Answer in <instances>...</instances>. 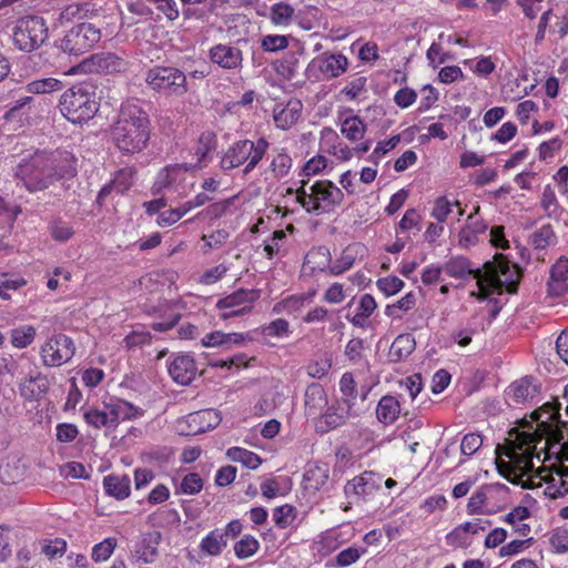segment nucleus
<instances>
[{
	"label": "nucleus",
	"mask_w": 568,
	"mask_h": 568,
	"mask_svg": "<svg viewBox=\"0 0 568 568\" xmlns=\"http://www.w3.org/2000/svg\"><path fill=\"white\" fill-rule=\"evenodd\" d=\"M568 422L557 419L554 422L541 420L534 428L531 425L527 430H511L510 439L506 444L505 456L508 463H498L499 473L510 483L519 484L521 478L534 470V458H539L537 445L545 440L541 449L549 450L555 445L565 448L566 428Z\"/></svg>",
	"instance_id": "f257e3e1"
},
{
	"label": "nucleus",
	"mask_w": 568,
	"mask_h": 568,
	"mask_svg": "<svg viewBox=\"0 0 568 568\" xmlns=\"http://www.w3.org/2000/svg\"><path fill=\"white\" fill-rule=\"evenodd\" d=\"M77 173L75 159L68 151L37 150L28 154L14 168V176L31 193L44 191L64 178Z\"/></svg>",
	"instance_id": "f03ea898"
},
{
	"label": "nucleus",
	"mask_w": 568,
	"mask_h": 568,
	"mask_svg": "<svg viewBox=\"0 0 568 568\" xmlns=\"http://www.w3.org/2000/svg\"><path fill=\"white\" fill-rule=\"evenodd\" d=\"M444 271L455 278L473 275L478 287L477 296L480 300H485L494 291L503 288L509 293L516 292L520 277L519 267L500 253L494 256V261L484 265V271L474 268L470 261L464 256H456L447 261Z\"/></svg>",
	"instance_id": "7ed1b4c3"
},
{
	"label": "nucleus",
	"mask_w": 568,
	"mask_h": 568,
	"mask_svg": "<svg viewBox=\"0 0 568 568\" xmlns=\"http://www.w3.org/2000/svg\"><path fill=\"white\" fill-rule=\"evenodd\" d=\"M150 134V119L146 112L134 102L122 103L111 130L114 146L131 159L133 154L142 152L148 146Z\"/></svg>",
	"instance_id": "20e7f679"
},
{
	"label": "nucleus",
	"mask_w": 568,
	"mask_h": 568,
	"mask_svg": "<svg viewBox=\"0 0 568 568\" xmlns=\"http://www.w3.org/2000/svg\"><path fill=\"white\" fill-rule=\"evenodd\" d=\"M101 97H97L92 85L77 84L65 90L59 100L62 115L72 123L92 119L100 108Z\"/></svg>",
	"instance_id": "39448f33"
},
{
	"label": "nucleus",
	"mask_w": 568,
	"mask_h": 568,
	"mask_svg": "<svg viewBox=\"0 0 568 568\" xmlns=\"http://www.w3.org/2000/svg\"><path fill=\"white\" fill-rule=\"evenodd\" d=\"M295 193L296 202L306 212L316 214L334 210L344 200L342 190L328 180L316 181L308 189H306V182L302 181L301 187Z\"/></svg>",
	"instance_id": "423d86ee"
},
{
	"label": "nucleus",
	"mask_w": 568,
	"mask_h": 568,
	"mask_svg": "<svg viewBox=\"0 0 568 568\" xmlns=\"http://www.w3.org/2000/svg\"><path fill=\"white\" fill-rule=\"evenodd\" d=\"M268 146L270 143L264 138H260L256 141L239 140L232 143L223 154L220 162L221 168L224 171H231L245 165L243 173L248 174L261 162Z\"/></svg>",
	"instance_id": "0eeeda50"
},
{
	"label": "nucleus",
	"mask_w": 568,
	"mask_h": 568,
	"mask_svg": "<svg viewBox=\"0 0 568 568\" xmlns=\"http://www.w3.org/2000/svg\"><path fill=\"white\" fill-rule=\"evenodd\" d=\"M48 39V27L42 17L27 16L20 18L13 30V44L23 52H31L41 47Z\"/></svg>",
	"instance_id": "6e6552de"
},
{
	"label": "nucleus",
	"mask_w": 568,
	"mask_h": 568,
	"mask_svg": "<svg viewBox=\"0 0 568 568\" xmlns=\"http://www.w3.org/2000/svg\"><path fill=\"white\" fill-rule=\"evenodd\" d=\"M145 83L164 95L182 97L187 92L186 75L178 68L154 67L145 74Z\"/></svg>",
	"instance_id": "1a4fd4ad"
},
{
	"label": "nucleus",
	"mask_w": 568,
	"mask_h": 568,
	"mask_svg": "<svg viewBox=\"0 0 568 568\" xmlns=\"http://www.w3.org/2000/svg\"><path fill=\"white\" fill-rule=\"evenodd\" d=\"M213 139L214 135L211 132L201 134L199 145L195 150V155L197 156L196 163L176 164L174 166H166L160 171L154 183L156 191L159 192L163 189L172 190L182 173L195 169L205 159L207 152L211 149Z\"/></svg>",
	"instance_id": "9d476101"
},
{
	"label": "nucleus",
	"mask_w": 568,
	"mask_h": 568,
	"mask_svg": "<svg viewBox=\"0 0 568 568\" xmlns=\"http://www.w3.org/2000/svg\"><path fill=\"white\" fill-rule=\"evenodd\" d=\"M101 39V31L94 24L83 22L72 27L61 41V49L79 55L89 51Z\"/></svg>",
	"instance_id": "9b49d317"
},
{
	"label": "nucleus",
	"mask_w": 568,
	"mask_h": 568,
	"mask_svg": "<svg viewBox=\"0 0 568 568\" xmlns=\"http://www.w3.org/2000/svg\"><path fill=\"white\" fill-rule=\"evenodd\" d=\"M260 298V291L240 288L232 294L220 298L216 307L222 311L221 318L244 316L251 312L252 305Z\"/></svg>",
	"instance_id": "f8f14e48"
},
{
	"label": "nucleus",
	"mask_w": 568,
	"mask_h": 568,
	"mask_svg": "<svg viewBox=\"0 0 568 568\" xmlns=\"http://www.w3.org/2000/svg\"><path fill=\"white\" fill-rule=\"evenodd\" d=\"M75 352L71 337L64 334H55L41 347L43 364L49 367H58L69 362Z\"/></svg>",
	"instance_id": "ddd939ff"
},
{
	"label": "nucleus",
	"mask_w": 568,
	"mask_h": 568,
	"mask_svg": "<svg viewBox=\"0 0 568 568\" xmlns=\"http://www.w3.org/2000/svg\"><path fill=\"white\" fill-rule=\"evenodd\" d=\"M347 68L348 60L344 54L324 52L308 63L307 72L316 79L331 80L342 75Z\"/></svg>",
	"instance_id": "4468645a"
},
{
	"label": "nucleus",
	"mask_w": 568,
	"mask_h": 568,
	"mask_svg": "<svg viewBox=\"0 0 568 568\" xmlns=\"http://www.w3.org/2000/svg\"><path fill=\"white\" fill-rule=\"evenodd\" d=\"M382 477L373 471H364L348 480L344 486V494L351 504H357L372 497L379 488Z\"/></svg>",
	"instance_id": "2eb2a0df"
},
{
	"label": "nucleus",
	"mask_w": 568,
	"mask_h": 568,
	"mask_svg": "<svg viewBox=\"0 0 568 568\" xmlns=\"http://www.w3.org/2000/svg\"><path fill=\"white\" fill-rule=\"evenodd\" d=\"M171 378L182 386L190 385L199 373L197 365L190 354H176L168 362Z\"/></svg>",
	"instance_id": "dca6fc26"
},
{
	"label": "nucleus",
	"mask_w": 568,
	"mask_h": 568,
	"mask_svg": "<svg viewBox=\"0 0 568 568\" xmlns=\"http://www.w3.org/2000/svg\"><path fill=\"white\" fill-rule=\"evenodd\" d=\"M212 63L225 70H239L242 68L243 53L240 48L230 43H219L210 49Z\"/></svg>",
	"instance_id": "f3484780"
},
{
	"label": "nucleus",
	"mask_w": 568,
	"mask_h": 568,
	"mask_svg": "<svg viewBox=\"0 0 568 568\" xmlns=\"http://www.w3.org/2000/svg\"><path fill=\"white\" fill-rule=\"evenodd\" d=\"M351 399L337 400L321 415L320 428L327 432L344 425L352 416Z\"/></svg>",
	"instance_id": "a211bd4d"
},
{
	"label": "nucleus",
	"mask_w": 568,
	"mask_h": 568,
	"mask_svg": "<svg viewBox=\"0 0 568 568\" xmlns=\"http://www.w3.org/2000/svg\"><path fill=\"white\" fill-rule=\"evenodd\" d=\"M547 293L552 297L568 294V258L560 257L550 268Z\"/></svg>",
	"instance_id": "6ab92c4d"
},
{
	"label": "nucleus",
	"mask_w": 568,
	"mask_h": 568,
	"mask_svg": "<svg viewBox=\"0 0 568 568\" xmlns=\"http://www.w3.org/2000/svg\"><path fill=\"white\" fill-rule=\"evenodd\" d=\"M50 383L45 375L40 373L29 375L19 384L20 395L26 400H40L49 390Z\"/></svg>",
	"instance_id": "aec40b11"
},
{
	"label": "nucleus",
	"mask_w": 568,
	"mask_h": 568,
	"mask_svg": "<svg viewBox=\"0 0 568 568\" xmlns=\"http://www.w3.org/2000/svg\"><path fill=\"white\" fill-rule=\"evenodd\" d=\"M539 393L538 386L531 377H524L514 382L506 390V397L514 404H525L532 400Z\"/></svg>",
	"instance_id": "412c9836"
},
{
	"label": "nucleus",
	"mask_w": 568,
	"mask_h": 568,
	"mask_svg": "<svg viewBox=\"0 0 568 568\" xmlns=\"http://www.w3.org/2000/svg\"><path fill=\"white\" fill-rule=\"evenodd\" d=\"M508 487L504 484H494L489 486L480 487L476 490L471 497L468 499L467 504V513L469 515L483 514L484 507L489 498L498 495L500 493H507Z\"/></svg>",
	"instance_id": "4be33fe9"
},
{
	"label": "nucleus",
	"mask_w": 568,
	"mask_h": 568,
	"mask_svg": "<svg viewBox=\"0 0 568 568\" xmlns=\"http://www.w3.org/2000/svg\"><path fill=\"white\" fill-rule=\"evenodd\" d=\"M327 395L322 385L313 383L305 390V414L308 417L322 415L323 409L327 406Z\"/></svg>",
	"instance_id": "5701e85b"
},
{
	"label": "nucleus",
	"mask_w": 568,
	"mask_h": 568,
	"mask_svg": "<svg viewBox=\"0 0 568 568\" xmlns=\"http://www.w3.org/2000/svg\"><path fill=\"white\" fill-rule=\"evenodd\" d=\"M221 423V416L215 409H203L187 416L192 434L205 433Z\"/></svg>",
	"instance_id": "b1692460"
},
{
	"label": "nucleus",
	"mask_w": 568,
	"mask_h": 568,
	"mask_svg": "<svg viewBox=\"0 0 568 568\" xmlns=\"http://www.w3.org/2000/svg\"><path fill=\"white\" fill-rule=\"evenodd\" d=\"M365 251V246L361 243L348 245L343 250L341 256L335 261V263L331 265L329 273L333 275H341L348 271L352 268L355 261L364 255Z\"/></svg>",
	"instance_id": "393cba45"
},
{
	"label": "nucleus",
	"mask_w": 568,
	"mask_h": 568,
	"mask_svg": "<svg viewBox=\"0 0 568 568\" xmlns=\"http://www.w3.org/2000/svg\"><path fill=\"white\" fill-rule=\"evenodd\" d=\"M487 224L481 219H474V214H469L466 225L458 234V243L462 247H470L478 243V236L487 230Z\"/></svg>",
	"instance_id": "a878e982"
},
{
	"label": "nucleus",
	"mask_w": 568,
	"mask_h": 568,
	"mask_svg": "<svg viewBox=\"0 0 568 568\" xmlns=\"http://www.w3.org/2000/svg\"><path fill=\"white\" fill-rule=\"evenodd\" d=\"M301 110L300 101H290L285 106H276L273 112L275 125L282 130L291 128L297 122Z\"/></svg>",
	"instance_id": "bb28decb"
},
{
	"label": "nucleus",
	"mask_w": 568,
	"mask_h": 568,
	"mask_svg": "<svg viewBox=\"0 0 568 568\" xmlns=\"http://www.w3.org/2000/svg\"><path fill=\"white\" fill-rule=\"evenodd\" d=\"M416 342L410 334L398 335L390 345L388 357L390 362H402L407 358L415 349Z\"/></svg>",
	"instance_id": "cd10ccee"
},
{
	"label": "nucleus",
	"mask_w": 568,
	"mask_h": 568,
	"mask_svg": "<svg viewBox=\"0 0 568 568\" xmlns=\"http://www.w3.org/2000/svg\"><path fill=\"white\" fill-rule=\"evenodd\" d=\"M160 541L161 534L159 531L145 534L135 549L139 559L146 564L153 562L158 557V546L160 545Z\"/></svg>",
	"instance_id": "c85d7f7f"
},
{
	"label": "nucleus",
	"mask_w": 568,
	"mask_h": 568,
	"mask_svg": "<svg viewBox=\"0 0 568 568\" xmlns=\"http://www.w3.org/2000/svg\"><path fill=\"white\" fill-rule=\"evenodd\" d=\"M227 546V540L223 538L221 529L211 530L202 538L199 549L201 554L211 557L220 556Z\"/></svg>",
	"instance_id": "c756f323"
},
{
	"label": "nucleus",
	"mask_w": 568,
	"mask_h": 568,
	"mask_svg": "<svg viewBox=\"0 0 568 568\" xmlns=\"http://www.w3.org/2000/svg\"><path fill=\"white\" fill-rule=\"evenodd\" d=\"M400 413L399 402L394 396H383L376 407L377 419L385 424H393Z\"/></svg>",
	"instance_id": "7c9ffc66"
},
{
	"label": "nucleus",
	"mask_w": 568,
	"mask_h": 568,
	"mask_svg": "<svg viewBox=\"0 0 568 568\" xmlns=\"http://www.w3.org/2000/svg\"><path fill=\"white\" fill-rule=\"evenodd\" d=\"M331 263V253L329 250L325 246H320L311 250L306 256L304 262V268H308L311 273L315 271L324 272L326 270L329 271Z\"/></svg>",
	"instance_id": "2f4dec72"
},
{
	"label": "nucleus",
	"mask_w": 568,
	"mask_h": 568,
	"mask_svg": "<svg viewBox=\"0 0 568 568\" xmlns=\"http://www.w3.org/2000/svg\"><path fill=\"white\" fill-rule=\"evenodd\" d=\"M245 341V337L241 333H223L221 331H215L210 334H206L202 338V345L204 347H230L232 345L242 344Z\"/></svg>",
	"instance_id": "473e14b6"
},
{
	"label": "nucleus",
	"mask_w": 568,
	"mask_h": 568,
	"mask_svg": "<svg viewBox=\"0 0 568 568\" xmlns=\"http://www.w3.org/2000/svg\"><path fill=\"white\" fill-rule=\"evenodd\" d=\"M300 65V54L296 52H288L282 59L273 63V69L277 75L284 80H293L297 74Z\"/></svg>",
	"instance_id": "72a5a7b5"
},
{
	"label": "nucleus",
	"mask_w": 568,
	"mask_h": 568,
	"mask_svg": "<svg viewBox=\"0 0 568 568\" xmlns=\"http://www.w3.org/2000/svg\"><path fill=\"white\" fill-rule=\"evenodd\" d=\"M295 17L294 8L287 2H276L270 8L268 19L276 27H288Z\"/></svg>",
	"instance_id": "f704fd0d"
},
{
	"label": "nucleus",
	"mask_w": 568,
	"mask_h": 568,
	"mask_svg": "<svg viewBox=\"0 0 568 568\" xmlns=\"http://www.w3.org/2000/svg\"><path fill=\"white\" fill-rule=\"evenodd\" d=\"M341 132L352 142L359 141L364 138L366 124L358 115H349L343 120Z\"/></svg>",
	"instance_id": "c9c22d12"
},
{
	"label": "nucleus",
	"mask_w": 568,
	"mask_h": 568,
	"mask_svg": "<svg viewBox=\"0 0 568 568\" xmlns=\"http://www.w3.org/2000/svg\"><path fill=\"white\" fill-rule=\"evenodd\" d=\"M135 169L132 165H125L115 171L111 182H109V191L112 189L119 193L128 191L134 182Z\"/></svg>",
	"instance_id": "e433bc0d"
},
{
	"label": "nucleus",
	"mask_w": 568,
	"mask_h": 568,
	"mask_svg": "<svg viewBox=\"0 0 568 568\" xmlns=\"http://www.w3.org/2000/svg\"><path fill=\"white\" fill-rule=\"evenodd\" d=\"M529 517L530 510L527 507L517 506L509 514H507L505 521L514 527L515 532L526 537L530 532V526L524 524L523 521Z\"/></svg>",
	"instance_id": "4c0bfd02"
},
{
	"label": "nucleus",
	"mask_w": 568,
	"mask_h": 568,
	"mask_svg": "<svg viewBox=\"0 0 568 568\" xmlns=\"http://www.w3.org/2000/svg\"><path fill=\"white\" fill-rule=\"evenodd\" d=\"M138 414V409L129 402L116 399L109 403V423L131 419Z\"/></svg>",
	"instance_id": "58836bf2"
},
{
	"label": "nucleus",
	"mask_w": 568,
	"mask_h": 568,
	"mask_svg": "<svg viewBox=\"0 0 568 568\" xmlns=\"http://www.w3.org/2000/svg\"><path fill=\"white\" fill-rule=\"evenodd\" d=\"M557 243L556 233L550 224H545L530 235V244L536 250H544Z\"/></svg>",
	"instance_id": "ea45409f"
},
{
	"label": "nucleus",
	"mask_w": 568,
	"mask_h": 568,
	"mask_svg": "<svg viewBox=\"0 0 568 568\" xmlns=\"http://www.w3.org/2000/svg\"><path fill=\"white\" fill-rule=\"evenodd\" d=\"M63 88V82L54 78H43L27 84V91L32 94L52 93L60 91Z\"/></svg>",
	"instance_id": "a19ab883"
},
{
	"label": "nucleus",
	"mask_w": 568,
	"mask_h": 568,
	"mask_svg": "<svg viewBox=\"0 0 568 568\" xmlns=\"http://www.w3.org/2000/svg\"><path fill=\"white\" fill-rule=\"evenodd\" d=\"M258 549H260V542L252 535H244L234 545V554L241 560L254 556L258 551Z\"/></svg>",
	"instance_id": "79ce46f5"
},
{
	"label": "nucleus",
	"mask_w": 568,
	"mask_h": 568,
	"mask_svg": "<svg viewBox=\"0 0 568 568\" xmlns=\"http://www.w3.org/2000/svg\"><path fill=\"white\" fill-rule=\"evenodd\" d=\"M540 206L548 217H558L561 213V207L550 185H546L542 191Z\"/></svg>",
	"instance_id": "37998d69"
},
{
	"label": "nucleus",
	"mask_w": 568,
	"mask_h": 568,
	"mask_svg": "<svg viewBox=\"0 0 568 568\" xmlns=\"http://www.w3.org/2000/svg\"><path fill=\"white\" fill-rule=\"evenodd\" d=\"M11 344L17 348L29 346L36 337V328L30 325L20 326L10 331Z\"/></svg>",
	"instance_id": "c03bdc74"
},
{
	"label": "nucleus",
	"mask_w": 568,
	"mask_h": 568,
	"mask_svg": "<svg viewBox=\"0 0 568 568\" xmlns=\"http://www.w3.org/2000/svg\"><path fill=\"white\" fill-rule=\"evenodd\" d=\"M296 514V508L288 504L274 508L273 520L275 526L281 529L290 527L295 520Z\"/></svg>",
	"instance_id": "a18cd8bd"
},
{
	"label": "nucleus",
	"mask_w": 568,
	"mask_h": 568,
	"mask_svg": "<svg viewBox=\"0 0 568 568\" xmlns=\"http://www.w3.org/2000/svg\"><path fill=\"white\" fill-rule=\"evenodd\" d=\"M130 483L129 476L109 475V496H113L116 499L126 498L131 491Z\"/></svg>",
	"instance_id": "49530a36"
},
{
	"label": "nucleus",
	"mask_w": 568,
	"mask_h": 568,
	"mask_svg": "<svg viewBox=\"0 0 568 568\" xmlns=\"http://www.w3.org/2000/svg\"><path fill=\"white\" fill-rule=\"evenodd\" d=\"M367 549L365 547L351 546L339 551L335 557L336 567L343 568L355 564Z\"/></svg>",
	"instance_id": "de8ad7c7"
},
{
	"label": "nucleus",
	"mask_w": 568,
	"mask_h": 568,
	"mask_svg": "<svg viewBox=\"0 0 568 568\" xmlns=\"http://www.w3.org/2000/svg\"><path fill=\"white\" fill-rule=\"evenodd\" d=\"M547 484L545 488V495L551 499L564 497L568 494V483L565 479L556 478L554 475H549L544 478Z\"/></svg>",
	"instance_id": "09e8293b"
},
{
	"label": "nucleus",
	"mask_w": 568,
	"mask_h": 568,
	"mask_svg": "<svg viewBox=\"0 0 568 568\" xmlns=\"http://www.w3.org/2000/svg\"><path fill=\"white\" fill-rule=\"evenodd\" d=\"M78 69L83 73H103L106 70V57L103 52L92 54L83 60L78 65Z\"/></svg>",
	"instance_id": "8fccbe9b"
},
{
	"label": "nucleus",
	"mask_w": 568,
	"mask_h": 568,
	"mask_svg": "<svg viewBox=\"0 0 568 568\" xmlns=\"http://www.w3.org/2000/svg\"><path fill=\"white\" fill-rule=\"evenodd\" d=\"M202 488L203 479L201 476L196 473H189L182 478L176 491L185 495H195L200 493Z\"/></svg>",
	"instance_id": "3c124183"
},
{
	"label": "nucleus",
	"mask_w": 568,
	"mask_h": 568,
	"mask_svg": "<svg viewBox=\"0 0 568 568\" xmlns=\"http://www.w3.org/2000/svg\"><path fill=\"white\" fill-rule=\"evenodd\" d=\"M454 205L459 206V202H450L446 196H439L434 203L430 215L439 223H444L447 216L452 213V207Z\"/></svg>",
	"instance_id": "603ef678"
},
{
	"label": "nucleus",
	"mask_w": 568,
	"mask_h": 568,
	"mask_svg": "<svg viewBox=\"0 0 568 568\" xmlns=\"http://www.w3.org/2000/svg\"><path fill=\"white\" fill-rule=\"evenodd\" d=\"M559 410V403H546L538 410L534 412L532 417L538 422V424H540L541 420L554 422L560 419Z\"/></svg>",
	"instance_id": "864d4df0"
},
{
	"label": "nucleus",
	"mask_w": 568,
	"mask_h": 568,
	"mask_svg": "<svg viewBox=\"0 0 568 568\" xmlns=\"http://www.w3.org/2000/svg\"><path fill=\"white\" fill-rule=\"evenodd\" d=\"M288 45V39L286 36L280 34H267L261 40V47L264 51L276 52L286 49Z\"/></svg>",
	"instance_id": "5fc2aeb1"
},
{
	"label": "nucleus",
	"mask_w": 568,
	"mask_h": 568,
	"mask_svg": "<svg viewBox=\"0 0 568 568\" xmlns=\"http://www.w3.org/2000/svg\"><path fill=\"white\" fill-rule=\"evenodd\" d=\"M27 284L22 277L10 278L7 274L0 276V297L3 300H10V291H18L20 287Z\"/></svg>",
	"instance_id": "6e6d98bb"
},
{
	"label": "nucleus",
	"mask_w": 568,
	"mask_h": 568,
	"mask_svg": "<svg viewBox=\"0 0 568 568\" xmlns=\"http://www.w3.org/2000/svg\"><path fill=\"white\" fill-rule=\"evenodd\" d=\"M51 236L59 242L68 241L74 233L72 226L61 220H55L50 224Z\"/></svg>",
	"instance_id": "4d7b16f0"
},
{
	"label": "nucleus",
	"mask_w": 568,
	"mask_h": 568,
	"mask_svg": "<svg viewBox=\"0 0 568 568\" xmlns=\"http://www.w3.org/2000/svg\"><path fill=\"white\" fill-rule=\"evenodd\" d=\"M292 166V159L288 154L280 152L274 156L271 163V170L276 178L285 176Z\"/></svg>",
	"instance_id": "13d9d810"
},
{
	"label": "nucleus",
	"mask_w": 568,
	"mask_h": 568,
	"mask_svg": "<svg viewBox=\"0 0 568 568\" xmlns=\"http://www.w3.org/2000/svg\"><path fill=\"white\" fill-rule=\"evenodd\" d=\"M481 445H483V437L479 434L469 433V434H466L462 439L460 452L465 456H471L476 452H478V449L481 447Z\"/></svg>",
	"instance_id": "bf43d9fd"
},
{
	"label": "nucleus",
	"mask_w": 568,
	"mask_h": 568,
	"mask_svg": "<svg viewBox=\"0 0 568 568\" xmlns=\"http://www.w3.org/2000/svg\"><path fill=\"white\" fill-rule=\"evenodd\" d=\"M331 366V359L325 357L310 363L306 372L310 377L321 379L327 375Z\"/></svg>",
	"instance_id": "052dcab7"
},
{
	"label": "nucleus",
	"mask_w": 568,
	"mask_h": 568,
	"mask_svg": "<svg viewBox=\"0 0 568 568\" xmlns=\"http://www.w3.org/2000/svg\"><path fill=\"white\" fill-rule=\"evenodd\" d=\"M67 550V542L63 539L55 538L54 540L44 541L42 552L49 558L54 559L63 556Z\"/></svg>",
	"instance_id": "680f3d73"
},
{
	"label": "nucleus",
	"mask_w": 568,
	"mask_h": 568,
	"mask_svg": "<svg viewBox=\"0 0 568 568\" xmlns=\"http://www.w3.org/2000/svg\"><path fill=\"white\" fill-rule=\"evenodd\" d=\"M377 286L386 295H394L403 288L404 282L396 276H387L379 278Z\"/></svg>",
	"instance_id": "e2e57ef3"
},
{
	"label": "nucleus",
	"mask_w": 568,
	"mask_h": 568,
	"mask_svg": "<svg viewBox=\"0 0 568 568\" xmlns=\"http://www.w3.org/2000/svg\"><path fill=\"white\" fill-rule=\"evenodd\" d=\"M227 272L224 264H219L214 267L206 270L200 277V283L203 285H212L220 281Z\"/></svg>",
	"instance_id": "0e129e2a"
},
{
	"label": "nucleus",
	"mask_w": 568,
	"mask_h": 568,
	"mask_svg": "<svg viewBox=\"0 0 568 568\" xmlns=\"http://www.w3.org/2000/svg\"><path fill=\"white\" fill-rule=\"evenodd\" d=\"M151 341V335L145 331H132L129 335L123 338V343L126 348H133L148 344Z\"/></svg>",
	"instance_id": "69168bd1"
},
{
	"label": "nucleus",
	"mask_w": 568,
	"mask_h": 568,
	"mask_svg": "<svg viewBox=\"0 0 568 568\" xmlns=\"http://www.w3.org/2000/svg\"><path fill=\"white\" fill-rule=\"evenodd\" d=\"M288 322L284 318H277L263 328V333L271 337H282L288 333Z\"/></svg>",
	"instance_id": "338daca9"
},
{
	"label": "nucleus",
	"mask_w": 568,
	"mask_h": 568,
	"mask_svg": "<svg viewBox=\"0 0 568 568\" xmlns=\"http://www.w3.org/2000/svg\"><path fill=\"white\" fill-rule=\"evenodd\" d=\"M550 545L554 550L558 554H564L568 551V530L567 529H557L552 532L550 537Z\"/></svg>",
	"instance_id": "774afa93"
}]
</instances>
